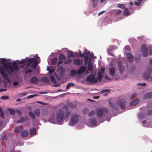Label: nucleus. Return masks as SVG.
<instances>
[{
	"label": "nucleus",
	"mask_w": 152,
	"mask_h": 152,
	"mask_svg": "<svg viewBox=\"0 0 152 152\" xmlns=\"http://www.w3.org/2000/svg\"><path fill=\"white\" fill-rule=\"evenodd\" d=\"M6 60L4 58H2L0 60V62L1 64H3L6 70L7 71L8 74L11 75L14 72V70H18L19 69V67L17 63L15 61H13L12 65L10 63H8L9 65L7 63H6Z\"/></svg>",
	"instance_id": "obj_1"
},
{
	"label": "nucleus",
	"mask_w": 152,
	"mask_h": 152,
	"mask_svg": "<svg viewBox=\"0 0 152 152\" xmlns=\"http://www.w3.org/2000/svg\"><path fill=\"white\" fill-rule=\"evenodd\" d=\"M63 108L66 110V112L62 109H60L57 111L56 114V120L60 124H62L63 120L67 118L70 113V111L67 110L68 108L66 106H64Z\"/></svg>",
	"instance_id": "obj_2"
},
{
	"label": "nucleus",
	"mask_w": 152,
	"mask_h": 152,
	"mask_svg": "<svg viewBox=\"0 0 152 152\" xmlns=\"http://www.w3.org/2000/svg\"><path fill=\"white\" fill-rule=\"evenodd\" d=\"M34 59V58L27 59V58H26V70L25 71L26 74H28L30 72H32V74L33 75H36L39 73V70L36 69V70H34L33 69H29L30 67V65L33 63V61Z\"/></svg>",
	"instance_id": "obj_3"
},
{
	"label": "nucleus",
	"mask_w": 152,
	"mask_h": 152,
	"mask_svg": "<svg viewBox=\"0 0 152 152\" xmlns=\"http://www.w3.org/2000/svg\"><path fill=\"white\" fill-rule=\"evenodd\" d=\"M108 110L106 107L97 108L96 111V114L98 118H101L105 116L107 113Z\"/></svg>",
	"instance_id": "obj_4"
},
{
	"label": "nucleus",
	"mask_w": 152,
	"mask_h": 152,
	"mask_svg": "<svg viewBox=\"0 0 152 152\" xmlns=\"http://www.w3.org/2000/svg\"><path fill=\"white\" fill-rule=\"evenodd\" d=\"M86 80L93 83H95L98 81V78H95L94 75L91 74L86 78Z\"/></svg>",
	"instance_id": "obj_5"
},
{
	"label": "nucleus",
	"mask_w": 152,
	"mask_h": 152,
	"mask_svg": "<svg viewBox=\"0 0 152 152\" xmlns=\"http://www.w3.org/2000/svg\"><path fill=\"white\" fill-rule=\"evenodd\" d=\"M39 57L38 56L37 57L35 58H34L33 63L30 66V68L34 70L36 68L37 65L39 63Z\"/></svg>",
	"instance_id": "obj_6"
},
{
	"label": "nucleus",
	"mask_w": 152,
	"mask_h": 152,
	"mask_svg": "<svg viewBox=\"0 0 152 152\" xmlns=\"http://www.w3.org/2000/svg\"><path fill=\"white\" fill-rule=\"evenodd\" d=\"M79 120L78 118L77 115H73L70 118V124L71 125L75 124Z\"/></svg>",
	"instance_id": "obj_7"
},
{
	"label": "nucleus",
	"mask_w": 152,
	"mask_h": 152,
	"mask_svg": "<svg viewBox=\"0 0 152 152\" xmlns=\"http://www.w3.org/2000/svg\"><path fill=\"white\" fill-rule=\"evenodd\" d=\"M109 105L113 109L115 110H117L119 109V106L116 103H113L111 99H109L108 100Z\"/></svg>",
	"instance_id": "obj_8"
},
{
	"label": "nucleus",
	"mask_w": 152,
	"mask_h": 152,
	"mask_svg": "<svg viewBox=\"0 0 152 152\" xmlns=\"http://www.w3.org/2000/svg\"><path fill=\"white\" fill-rule=\"evenodd\" d=\"M118 104L120 107L122 109H124L126 108V102L125 100L121 99L118 100Z\"/></svg>",
	"instance_id": "obj_9"
},
{
	"label": "nucleus",
	"mask_w": 152,
	"mask_h": 152,
	"mask_svg": "<svg viewBox=\"0 0 152 152\" xmlns=\"http://www.w3.org/2000/svg\"><path fill=\"white\" fill-rule=\"evenodd\" d=\"M141 47L142 52V55L144 57H145L148 55V48L144 45H142Z\"/></svg>",
	"instance_id": "obj_10"
},
{
	"label": "nucleus",
	"mask_w": 152,
	"mask_h": 152,
	"mask_svg": "<svg viewBox=\"0 0 152 152\" xmlns=\"http://www.w3.org/2000/svg\"><path fill=\"white\" fill-rule=\"evenodd\" d=\"M0 73L4 79L9 80L7 75L5 73V70L0 67Z\"/></svg>",
	"instance_id": "obj_11"
},
{
	"label": "nucleus",
	"mask_w": 152,
	"mask_h": 152,
	"mask_svg": "<svg viewBox=\"0 0 152 152\" xmlns=\"http://www.w3.org/2000/svg\"><path fill=\"white\" fill-rule=\"evenodd\" d=\"M73 64L75 65L80 66L83 63V61L79 58L75 59L73 61Z\"/></svg>",
	"instance_id": "obj_12"
},
{
	"label": "nucleus",
	"mask_w": 152,
	"mask_h": 152,
	"mask_svg": "<svg viewBox=\"0 0 152 152\" xmlns=\"http://www.w3.org/2000/svg\"><path fill=\"white\" fill-rule=\"evenodd\" d=\"M118 69L120 72L121 74L125 70V66L122 65L121 61H119L118 63Z\"/></svg>",
	"instance_id": "obj_13"
},
{
	"label": "nucleus",
	"mask_w": 152,
	"mask_h": 152,
	"mask_svg": "<svg viewBox=\"0 0 152 152\" xmlns=\"http://www.w3.org/2000/svg\"><path fill=\"white\" fill-rule=\"evenodd\" d=\"M86 71V69L84 66H81L77 70V73L78 75H81L84 73Z\"/></svg>",
	"instance_id": "obj_14"
},
{
	"label": "nucleus",
	"mask_w": 152,
	"mask_h": 152,
	"mask_svg": "<svg viewBox=\"0 0 152 152\" xmlns=\"http://www.w3.org/2000/svg\"><path fill=\"white\" fill-rule=\"evenodd\" d=\"M38 81V78L35 76L32 77L30 80V82L31 84H35Z\"/></svg>",
	"instance_id": "obj_15"
},
{
	"label": "nucleus",
	"mask_w": 152,
	"mask_h": 152,
	"mask_svg": "<svg viewBox=\"0 0 152 152\" xmlns=\"http://www.w3.org/2000/svg\"><path fill=\"white\" fill-rule=\"evenodd\" d=\"M115 68L113 67H110L109 69V72L110 74L114 76L115 75Z\"/></svg>",
	"instance_id": "obj_16"
},
{
	"label": "nucleus",
	"mask_w": 152,
	"mask_h": 152,
	"mask_svg": "<svg viewBox=\"0 0 152 152\" xmlns=\"http://www.w3.org/2000/svg\"><path fill=\"white\" fill-rule=\"evenodd\" d=\"M127 55L128 61L130 62H132L133 61L134 58L132 55L130 53L127 54Z\"/></svg>",
	"instance_id": "obj_17"
},
{
	"label": "nucleus",
	"mask_w": 152,
	"mask_h": 152,
	"mask_svg": "<svg viewBox=\"0 0 152 152\" xmlns=\"http://www.w3.org/2000/svg\"><path fill=\"white\" fill-rule=\"evenodd\" d=\"M20 134L22 137H26L28 136V131H27L23 130L21 132Z\"/></svg>",
	"instance_id": "obj_18"
},
{
	"label": "nucleus",
	"mask_w": 152,
	"mask_h": 152,
	"mask_svg": "<svg viewBox=\"0 0 152 152\" xmlns=\"http://www.w3.org/2000/svg\"><path fill=\"white\" fill-rule=\"evenodd\" d=\"M139 102V99H136L132 101L130 103V105L131 106H135Z\"/></svg>",
	"instance_id": "obj_19"
},
{
	"label": "nucleus",
	"mask_w": 152,
	"mask_h": 152,
	"mask_svg": "<svg viewBox=\"0 0 152 152\" xmlns=\"http://www.w3.org/2000/svg\"><path fill=\"white\" fill-rule=\"evenodd\" d=\"M152 97V92L149 93L145 94L143 98L144 99L151 98Z\"/></svg>",
	"instance_id": "obj_20"
},
{
	"label": "nucleus",
	"mask_w": 152,
	"mask_h": 152,
	"mask_svg": "<svg viewBox=\"0 0 152 152\" xmlns=\"http://www.w3.org/2000/svg\"><path fill=\"white\" fill-rule=\"evenodd\" d=\"M90 123L92 125H95L97 124V120L96 118H92L90 119Z\"/></svg>",
	"instance_id": "obj_21"
},
{
	"label": "nucleus",
	"mask_w": 152,
	"mask_h": 152,
	"mask_svg": "<svg viewBox=\"0 0 152 152\" xmlns=\"http://www.w3.org/2000/svg\"><path fill=\"white\" fill-rule=\"evenodd\" d=\"M58 72L60 73L61 74L63 73L64 72V69L62 66H59L57 69Z\"/></svg>",
	"instance_id": "obj_22"
},
{
	"label": "nucleus",
	"mask_w": 152,
	"mask_h": 152,
	"mask_svg": "<svg viewBox=\"0 0 152 152\" xmlns=\"http://www.w3.org/2000/svg\"><path fill=\"white\" fill-rule=\"evenodd\" d=\"M28 115L31 118L33 119H35V114H34L32 111H30L28 113Z\"/></svg>",
	"instance_id": "obj_23"
},
{
	"label": "nucleus",
	"mask_w": 152,
	"mask_h": 152,
	"mask_svg": "<svg viewBox=\"0 0 152 152\" xmlns=\"http://www.w3.org/2000/svg\"><path fill=\"white\" fill-rule=\"evenodd\" d=\"M40 81L45 83H48L49 82L48 79L47 77H44L41 78Z\"/></svg>",
	"instance_id": "obj_24"
},
{
	"label": "nucleus",
	"mask_w": 152,
	"mask_h": 152,
	"mask_svg": "<svg viewBox=\"0 0 152 152\" xmlns=\"http://www.w3.org/2000/svg\"><path fill=\"white\" fill-rule=\"evenodd\" d=\"M130 14V12L129 11L128 8H126L125 9L124 11V15L126 16H127Z\"/></svg>",
	"instance_id": "obj_25"
},
{
	"label": "nucleus",
	"mask_w": 152,
	"mask_h": 152,
	"mask_svg": "<svg viewBox=\"0 0 152 152\" xmlns=\"http://www.w3.org/2000/svg\"><path fill=\"white\" fill-rule=\"evenodd\" d=\"M150 74L149 73H148L146 72L143 75V77L146 79H148L150 78Z\"/></svg>",
	"instance_id": "obj_26"
},
{
	"label": "nucleus",
	"mask_w": 152,
	"mask_h": 152,
	"mask_svg": "<svg viewBox=\"0 0 152 152\" xmlns=\"http://www.w3.org/2000/svg\"><path fill=\"white\" fill-rule=\"evenodd\" d=\"M22 128L20 126H18L15 128V132L16 133H18L22 129Z\"/></svg>",
	"instance_id": "obj_27"
},
{
	"label": "nucleus",
	"mask_w": 152,
	"mask_h": 152,
	"mask_svg": "<svg viewBox=\"0 0 152 152\" xmlns=\"http://www.w3.org/2000/svg\"><path fill=\"white\" fill-rule=\"evenodd\" d=\"M34 113L36 116L38 117L40 116V112L38 109L35 110Z\"/></svg>",
	"instance_id": "obj_28"
},
{
	"label": "nucleus",
	"mask_w": 152,
	"mask_h": 152,
	"mask_svg": "<svg viewBox=\"0 0 152 152\" xmlns=\"http://www.w3.org/2000/svg\"><path fill=\"white\" fill-rule=\"evenodd\" d=\"M50 79L52 82H53L54 83H56V80L54 76L53 75H50Z\"/></svg>",
	"instance_id": "obj_29"
},
{
	"label": "nucleus",
	"mask_w": 152,
	"mask_h": 152,
	"mask_svg": "<svg viewBox=\"0 0 152 152\" xmlns=\"http://www.w3.org/2000/svg\"><path fill=\"white\" fill-rule=\"evenodd\" d=\"M102 77V74L99 72L98 74V78L100 82H101Z\"/></svg>",
	"instance_id": "obj_30"
},
{
	"label": "nucleus",
	"mask_w": 152,
	"mask_h": 152,
	"mask_svg": "<svg viewBox=\"0 0 152 152\" xmlns=\"http://www.w3.org/2000/svg\"><path fill=\"white\" fill-rule=\"evenodd\" d=\"M68 56L69 58L75 57V55L73 54V53L70 50L69 51Z\"/></svg>",
	"instance_id": "obj_31"
},
{
	"label": "nucleus",
	"mask_w": 152,
	"mask_h": 152,
	"mask_svg": "<svg viewBox=\"0 0 152 152\" xmlns=\"http://www.w3.org/2000/svg\"><path fill=\"white\" fill-rule=\"evenodd\" d=\"M84 61H85V64L86 65L87 64L88 59H89V56L88 55L85 56L84 57Z\"/></svg>",
	"instance_id": "obj_32"
},
{
	"label": "nucleus",
	"mask_w": 152,
	"mask_h": 152,
	"mask_svg": "<svg viewBox=\"0 0 152 152\" xmlns=\"http://www.w3.org/2000/svg\"><path fill=\"white\" fill-rule=\"evenodd\" d=\"M92 5L94 7H96L97 6L98 0H92Z\"/></svg>",
	"instance_id": "obj_33"
},
{
	"label": "nucleus",
	"mask_w": 152,
	"mask_h": 152,
	"mask_svg": "<svg viewBox=\"0 0 152 152\" xmlns=\"http://www.w3.org/2000/svg\"><path fill=\"white\" fill-rule=\"evenodd\" d=\"M67 105L69 107L72 108L75 107L76 106V104H74L71 102L68 103Z\"/></svg>",
	"instance_id": "obj_34"
},
{
	"label": "nucleus",
	"mask_w": 152,
	"mask_h": 152,
	"mask_svg": "<svg viewBox=\"0 0 152 152\" xmlns=\"http://www.w3.org/2000/svg\"><path fill=\"white\" fill-rule=\"evenodd\" d=\"M57 61V58L56 57H54L51 60L52 63L54 64H56Z\"/></svg>",
	"instance_id": "obj_35"
},
{
	"label": "nucleus",
	"mask_w": 152,
	"mask_h": 152,
	"mask_svg": "<svg viewBox=\"0 0 152 152\" xmlns=\"http://www.w3.org/2000/svg\"><path fill=\"white\" fill-rule=\"evenodd\" d=\"M36 133V129L35 128H33L31 129L30 131V134L34 135Z\"/></svg>",
	"instance_id": "obj_36"
},
{
	"label": "nucleus",
	"mask_w": 152,
	"mask_h": 152,
	"mask_svg": "<svg viewBox=\"0 0 152 152\" xmlns=\"http://www.w3.org/2000/svg\"><path fill=\"white\" fill-rule=\"evenodd\" d=\"M66 59L65 56L63 54H60L59 55V59L60 60H64Z\"/></svg>",
	"instance_id": "obj_37"
},
{
	"label": "nucleus",
	"mask_w": 152,
	"mask_h": 152,
	"mask_svg": "<svg viewBox=\"0 0 152 152\" xmlns=\"http://www.w3.org/2000/svg\"><path fill=\"white\" fill-rule=\"evenodd\" d=\"M74 86V84L73 83H68L66 86V88L68 89L71 86Z\"/></svg>",
	"instance_id": "obj_38"
},
{
	"label": "nucleus",
	"mask_w": 152,
	"mask_h": 152,
	"mask_svg": "<svg viewBox=\"0 0 152 152\" xmlns=\"http://www.w3.org/2000/svg\"><path fill=\"white\" fill-rule=\"evenodd\" d=\"M8 110L10 114L12 115H14L15 114V111L14 110L11 109H8Z\"/></svg>",
	"instance_id": "obj_39"
},
{
	"label": "nucleus",
	"mask_w": 152,
	"mask_h": 152,
	"mask_svg": "<svg viewBox=\"0 0 152 152\" xmlns=\"http://www.w3.org/2000/svg\"><path fill=\"white\" fill-rule=\"evenodd\" d=\"M118 7L122 9H124L125 7V5L124 4H119L118 5Z\"/></svg>",
	"instance_id": "obj_40"
},
{
	"label": "nucleus",
	"mask_w": 152,
	"mask_h": 152,
	"mask_svg": "<svg viewBox=\"0 0 152 152\" xmlns=\"http://www.w3.org/2000/svg\"><path fill=\"white\" fill-rule=\"evenodd\" d=\"M25 121V119L23 118H21L19 120L17 123H20L23 122Z\"/></svg>",
	"instance_id": "obj_41"
},
{
	"label": "nucleus",
	"mask_w": 152,
	"mask_h": 152,
	"mask_svg": "<svg viewBox=\"0 0 152 152\" xmlns=\"http://www.w3.org/2000/svg\"><path fill=\"white\" fill-rule=\"evenodd\" d=\"M95 114L96 113L94 111H92L89 113L88 115V116L90 117H91L92 116L95 115Z\"/></svg>",
	"instance_id": "obj_42"
},
{
	"label": "nucleus",
	"mask_w": 152,
	"mask_h": 152,
	"mask_svg": "<svg viewBox=\"0 0 152 152\" xmlns=\"http://www.w3.org/2000/svg\"><path fill=\"white\" fill-rule=\"evenodd\" d=\"M122 12V11L121 10H118L116 12L115 16H118L120 15Z\"/></svg>",
	"instance_id": "obj_43"
},
{
	"label": "nucleus",
	"mask_w": 152,
	"mask_h": 152,
	"mask_svg": "<svg viewBox=\"0 0 152 152\" xmlns=\"http://www.w3.org/2000/svg\"><path fill=\"white\" fill-rule=\"evenodd\" d=\"M77 72L75 70H72L71 71V75L72 76H74L76 74Z\"/></svg>",
	"instance_id": "obj_44"
},
{
	"label": "nucleus",
	"mask_w": 152,
	"mask_h": 152,
	"mask_svg": "<svg viewBox=\"0 0 152 152\" xmlns=\"http://www.w3.org/2000/svg\"><path fill=\"white\" fill-rule=\"evenodd\" d=\"M27 95V93L26 92H23L18 94V96L20 97L23 96H26Z\"/></svg>",
	"instance_id": "obj_45"
},
{
	"label": "nucleus",
	"mask_w": 152,
	"mask_h": 152,
	"mask_svg": "<svg viewBox=\"0 0 152 152\" xmlns=\"http://www.w3.org/2000/svg\"><path fill=\"white\" fill-rule=\"evenodd\" d=\"M72 62V60L69 59L64 61V62L65 64H67L71 63Z\"/></svg>",
	"instance_id": "obj_46"
},
{
	"label": "nucleus",
	"mask_w": 152,
	"mask_h": 152,
	"mask_svg": "<svg viewBox=\"0 0 152 152\" xmlns=\"http://www.w3.org/2000/svg\"><path fill=\"white\" fill-rule=\"evenodd\" d=\"M147 113L148 115L152 116V110H148Z\"/></svg>",
	"instance_id": "obj_47"
},
{
	"label": "nucleus",
	"mask_w": 152,
	"mask_h": 152,
	"mask_svg": "<svg viewBox=\"0 0 152 152\" xmlns=\"http://www.w3.org/2000/svg\"><path fill=\"white\" fill-rule=\"evenodd\" d=\"M110 91V90L106 89L104 90H103L101 91V93H104L105 92H109Z\"/></svg>",
	"instance_id": "obj_48"
},
{
	"label": "nucleus",
	"mask_w": 152,
	"mask_h": 152,
	"mask_svg": "<svg viewBox=\"0 0 152 152\" xmlns=\"http://www.w3.org/2000/svg\"><path fill=\"white\" fill-rule=\"evenodd\" d=\"M0 112L1 114V118H4V114L3 113L2 110L1 108H0Z\"/></svg>",
	"instance_id": "obj_49"
},
{
	"label": "nucleus",
	"mask_w": 152,
	"mask_h": 152,
	"mask_svg": "<svg viewBox=\"0 0 152 152\" xmlns=\"http://www.w3.org/2000/svg\"><path fill=\"white\" fill-rule=\"evenodd\" d=\"M26 58L24 59H22L21 61H20L18 62V64H20L24 63H26Z\"/></svg>",
	"instance_id": "obj_50"
},
{
	"label": "nucleus",
	"mask_w": 152,
	"mask_h": 152,
	"mask_svg": "<svg viewBox=\"0 0 152 152\" xmlns=\"http://www.w3.org/2000/svg\"><path fill=\"white\" fill-rule=\"evenodd\" d=\"M92 67H91L90 66V61H89V63H88V71H91L92 70Z\"/></svg>",
	"instance_id": "obj_51"
},
{
	"label": "nucleus",
	"mask_w": 152,
	"mask_h": 152,
	"mask_svg": "<svg viewBox=\"0 0 152 152\" xmlns=\"http://www.w3.org/2000/svg\"><path fill=\"white\" fill-rule=\"evenodd\" d=\"M79 54L80 56V57H83L85 55L86 53H84L83 54H82L81 53V51L80 50H79Z\"/></svg>",
	"instance_id": "obj_52"
},
{
	"label": "nucleus",
	"mask_w": 152,
	"mask_h": 152,
	"mask_svg": "<svg viewBox=\"0 0 152 152\" xmlns=\"http://www.w3.org/2000/svg\"><path fill=\"white\" fill-rule=\"evenodd\" d=\"M137 95V94L136 93H134L131 96L130 98L131 99H133Z\"/></svg>",
	"instance_id": "obj_53"
},
{
	"label": "nucleus",
	"mask_w": 152,
	"mask_h": 152,
	"mask_svg": "<svg viewBox=\"0 0 152 152\" xmlns=\"http://www.w3.org/2000/svg\"><path fill=\"white\" fill-rule=\"evenodd\" d=\"M1 98L2 99H8V96H3L1 97Z\"/></svg>",
	"instance_id": "obj_54"
},
{
	"label": "nucleus",
	"mask_w": 152,
	"mask_h": 152,
	"mask_svg": "<svg viewBox=\"0 0 152 152\" xmlns=\"http://www.w3.org/2000/svg\"><path fill=\"white\" fill-rule=\"evenodd\" d=\"M152 71V70L151 69H148L147 71L146 72L148 73H149L150 74H151V72Z\"/></svg>",
	"instance_id": "obj_55"
},
{
	"label": "nucleus",
	"mask_w": 152,
	"mask_h": 152,
	"mask_svg": "<svg viewBox=\"0 0 152 152\" xmlns=\"http://www.w3.org/2000/svg\"><path fill=\"white\" fill-rule=\"evenodd\" d=\"M63 60L59 59V61L58 63V66H59L60 64H61L63 63Z\"/></svg>",
	"instance_id": "obj_56"
},
{
	"label": "nucleus",
	"mask_w": 152,
	"mask_h": 152,
	"mask_svg": "<svg viewBox=\"0 0 152 152\" xmlns=\"http://www.w3.org/2000/svg\"><path fill=\"white\" fill-rule=\"evenodd\" d=\"M13 84L14 86H17L18 84V81H14Z\"/></svg>",
	"instance_id": "obj_57"
},
{
	"label": "nucleus",
	"mask_w": 152,
	"mask_h": 152,
	"mask_svg": "<svg viewBox=\"0 0 152 152\" xmlns=\"http://www.w3.org/2000/svg\"><path fill=\"white\" fill-rule=\"evenodd\" d=\"M35 96V95H31L30 96H28L27 97V98H33Z\"/></svg>",
	"instance_id": "obj_58"
},
{
	"label": "nucleus",
	"mask_w": 152,
	"mask_h": 152,
	"mask_svg": "<svg viewBox=\"0 0 152 152\" xmlns=\"http://www.w3.org/2000/svg\"><path fill=\"white\" fill-rule=\"evenodd\" d=\"M138 85H139L141 86H146V84L145 83H144L139 84Z\"/></svg>",
	"instance_id": "obj_59"
},
{
	"label": "nucleus",
	"mask_w": 152,
	"mask_h": 152,
	"mask_svg": "<svg viewBox=\"0 0 152 152\" xmlns=\"http://www.w3.org/2000/svg\"><path fill=\"white\" fill-rule=\"evenodd\" d=\"M140 3H140L139 2H135V3H134V4L135 5H136L137 6H139L140 5Z\"/></svg>",
	"instance_id": "obj_60"
},
{
	"label": "nucleus",
	"mask_w": 152,
	"mask_h": 152,
	"mask_svg": "<svg viewBox=\"0 0 152 152\" xmlns=\"http://www.w3.org/2000/svg\"><path fill=\"white\" fill-rule=\"evenodd\" d=\"M16 112L19 115H20L21 114V112L19 110H16Z\"/></svg>",
	"instance_id": "obj_61"
},
{
	"label": "nucleus",
	"mask_w": 152,
	"mask_h": 152,
	"mask_svg": "<svg viewBox=\"0 0 152 152\" xmlns=\"http://www.w3.org/2000/svg\"><path fill=\"white\" fill-rule=\"evenodd\" d=\"M7 90L6 89L1 88L0 89V92H2L4 91H6Z\"/></svg>",
	"instance_id": "obj_62"
},
{
	"label": "nucleus",
	"mask_w": 152,
	"mask_h": 152,
	"mask_svg": "<svg viewBox=\"0 0 152 152\" xmlns=\"http://www.w3.org/2000/svg\"><path fill=\"white\" fill-rule=\"evenodd\" d=\"M142 123L144 124H146L147 123V121L146 120L143 121Z\"/></svg>",
	"instance_id": "obj_63"
},
{
	"label": "nucleus",
	"mask_w": 152,
	"mask_h": 152,
	"mask_svg": "<svg viewBox=\"0 0 152 152\" xmlns=\"http://www.w3.org/2000/svg\"><path fill=\"white\" fill-rule=\"evenodd\" d=\"M149 63L150 65H152V58L150 59Z\"/></svg>",
	"instance_id": "obj_64"
}]
</instances>
